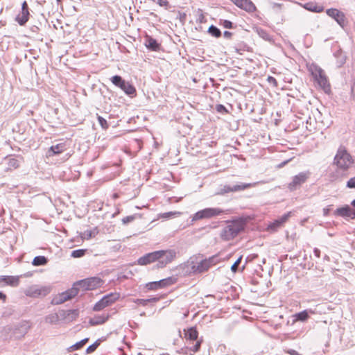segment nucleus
<instances>
[{
  "label": "nucleus",
  "instance_id": "obj_1",
  "mask_svg": "<svg viewBox=\"0 0 355 355\" xmlns=\"http://www.w3.org/2000/svg\"><path fill=\"white\" fill-rule=\"evenodd\" d=\"M31 325L27 321H22L12 327H5L1 336L3 340H18L23 338L28 331Z\"/></svg>",
  "mask_w": 355,
  "mask_h": 355
},
{
  "label": "nucleus",
  "instance_id": "obj_2",
  "mask_svg": "<svg viewBox=\"0 0 355 355\" xmlns=\"http://www.w3.org/2000/svg\"><path fill=\"white\" fill-rule=\"evenodd\" d=\"M243 230L244 223L241 220L227 221V225L222 229L220 236L223 241H230L237 236Z\"/></svg>",
  "mask_w": 355,
  "mask_h": 355
},
{
  "label": "nucleus",
  "instance_id": "obj_3",
  "mask_svg": "<svg viewBox=\"0 0 355 355\" xmlns=\"http://www.w3.org/2000/svg\"><path fill=\"white\" fill-rule=\"evenodd\" d=\"M74 284L76 287L79 288V290L88 291L101 287L103 284V281L101 278L94 277L78 281Z\"/></svg>",
  "mask_w": 355,
  "mask_h": 355
},
{
  "label": "nucleus",
  "instance_id": "obj_4",
  "mask_svg": "<svg viewBox=\"0 0 355 355\" xmlns=\"http://www.w3.org/2000/svg\"><path fill=\"white\" fill-rule=\"evenodd\" d=\"M195 263L196 272L197 274H201L207 272L212 266L215 265L217 262L216 257H211L209 259H205L198 260V257H193Z\"/></svg>",
  "mask_w": 355,
  "mask_h": 355
},
{
  "label": "nucleus",
  "instance_id": "obj_5",
  "mask_svg": "<svg viewBox=\"0 0 355 355\" xmlns=\"http://www.w3.org/2000/svg\"><path fill=\"white\" fill-rule=\"evenodd\" d=\"M161 252L159 256L157 268H163L171 263L177 257V252L175 250H158Z\"/></svg>",
  "mask_w": 355,
  "mask_h": 355
},
{
  "label": "nucleus",
  "instance_id": "obj_6",
  "mask_svg": "<svg viewBox=\"0 0 355 355\" xmlns=\"http://www.w3.org/2000/svg\"><path fill=\"white\" fill-rule=\"evenodd\" d=\"M309 171L300 172L297 175L293 177L292 181L288 184V189L291 191H294L299 189L302 184L305 183L311 176Z\"/></svg>",
  "mask_w": 355,
  "mask_h": 355
},
{
  "label": "nucleus",
  "instance_id": "obj_7",
  "mask_svg": "<svg viewBox=\"0 0 355 355\" xmlns=\"http://www.w3.org/2000/svg\"><path fill=\"white\" fill-rule=\"evenodd\" d=\"M79 292V288L76 287L73 284V287L70 289L67 290L64 292L59 294L58 296L54 297L52 300L53 304H60L65 302L67 300L72 299L76 297Z\"/></svg>",
  "mask_w": 355,
  "mask_h": 355
},
{
  "label": "nucleus",
  "instance_id": "obj_8",
  "mask_svg": "<svg viewBox=\"0 0 355 355\" xmlns=\"http://www.w3.org/2000/svg\"><path fill=\"white\" fill-rule=\"evenodd\" d=\"M223 213L220 208H205L197 211L193 216L192 220H198L204 218H210L214 216H219Z\"/></svg>",
  "mask_w": 355,
  "mask_h": 355
},
{
  "label": "nucleus",
  "instance_id": "obj_9",
  "mask_svg": "<svg viewBox=\"0 0 355 355\" xmlns=\"http://www.w3.org/2000/svg\"><path fill=\"white\" fill-rule=\"evenodd\" d=\"M178 281V278L175 276L168 277L159 281L150 282L146 284L148 290H157L175 284Z\"/></svg>",
  "mask_w": 355,
  "mask_h": 355
},
{
  "label": "nucleus",
  "instance_id": "obj_10",
  "mask_svg": "<svg viewBox=\"0 0 355 355\" xmlns=\"http://www.w3.org/2000/svg\"><path fill=\"white\" fill-rule=\"evenodd\" d=\"M313 76L315 81L318 83L322 89L325 93L329 94L331 92V85L327 76L324 74V72L321 69H319L315 71V72L313 73Z\"/></svg>",
  "mask_w": 355,
  "mask_h": 355
},
{
  "label": "nucleus",
  "instance_id": "obj_11",
  "mask_svg": "<svg viewBox=\"0 0 355 355\" xmlns=\"http://www.w3.org/2000/svg\"><path fill=\"white\" fill-rule=\"evenodd\" d=\"M193 258L191 257L186 262L178 266V269L182 276L196 275Z\"/></svg>",
  "mask_w": 355,
  "mask_h": 355
},
{
  "label": "nucleus",
  "instance_id": "obj_12",
  "mask_svg": "<svg viewBox=\"0 0 355 355\" xmlns=\"http://www.w3.org/2000/svg\"><path fill=\"white\" fill-rule=\"evenodd\" d=\"M352 157H334V165L343 172L346 171L349 166L354 163Z\"/></svg>",
  "mask_w": 355,
  "mask_h": 355
},
{
  "label": "nucleus",
  "instance_id": "obj_13",
  "mask_svg": "<svg viewBox=\"0 0 355 355\" xmlns=\"http://www.w3.org/2000/svg\"><path fill=\"white\" fill-rule=\"evenodd\" d=\"M30 12L28 3L24 1L21 4V10L16 15L15 21L20 25L24 26L29 20Z\"/></svg>",
  "mask_w": 355,
  "mask_h": 355
},
{
  "label": "nucleus",
  "instance_id": "obj_14",
  "mask_svg": "<svg viewBox=\"0 0 355 355\" xmlns=\"http://www.w3.org/2000/svg\"><path fill=\"white\" fill-rule=\"evenodd\" d=\"M291 216V211L283 214L281 217L270 223L268 226V230L272 232L277 231V230L282 227L284 224L288 220Z\"/></svg>",
  "mask_w": 355,
  "mask_h": 355
},
{
  "label": "nucleus",
  "instance_id": "obj_15",
  "mask_svg": "<svg viewBox=\"0 0 355 355\" xmlns=\"http://www.w3.org/2000/svg\"><path fill=\"white\" fill-rule=\"evenodd\" d=\"M160 253L158 250L147 253L138 259L137 263L140 266H146L155 261L158 262Z\"/></svg>",
  "mask_w": 355,
  "mask_h": 355
},
{
  "label": "nucleus",
  "instance_id": "obj_16",
  "mask_svg": "<svg viewBox=\"0 0 355 355\" xmlns=\"http://www.w3.org/2000/svg\"><path fill=\"white\" fill-rule=\"evenodd\" d=\"M315 313L316 312L312 309H305L302 311L296 313L292 315L293 324L296 322H305L309 319L311 315L315 314Z\"/></svg>",
  "mask_w": 355,
  "mask_h": 355
},
{
  "label": "nucleus",
  "instance_id": "obj_17",
  "mask_svg": "<svg viewBox=\"0 0 355 355\" xmlns=\"http://www.w3.org/2000/svg\"><path fill=\"white\" fill-rule=\"evenodd\" d=\"M334 215L336 216H340L343 218L348 217L351 219L355 218V210L352 209L349 205H345L344 207L336 209Z\"/></svg>",
  "mask_w": 355,
  "mask_h": 355
},
{
  "label": "nucleus",
  "instance_id": "obj_18",
  "mask_svg": "<svg viewBox=\"0 0 355 355\" xmlns=\"http://www.w3.org/2000/svg\"><path fill=\"white\" fill-rule=\"evenodd\" d=\"M239 8L248 12H254L257 10L255 5L250 0H230Z\"/></svg>",
  "mask_w": 355,
  "mask_h": 355
},
{
  "label": "nucleus",
  "instance_id": "obj_19",
  "mask_svg": "<svg viewBox=\"0 0 355 355\" xmlns=\"http://www.w3.org/2000/svg\"><path fill=\"white\" fill-rule=\"evenodd\" d=\"M19 161L15 158H10V157H4L0 164L2 169L5 171L15 169L19 166Z\"/></svg>",
  "mask_w": 355,
  "mask_h": 355
},
{
  "label": "nucleus",
  "instance_id": "obj_20",
  "mask_svg": "<svg viewBox=\"0 0 355 355\" xmlns=\"http://www.w3.org/2000/svg\"><path fill=\"white\" fill-rule=\"evenodd\" d=\"M252 186V184L249 183H241L240 184H236L234 186L225 185L221 189L222 193H229V192H236L240 191H243L247 189Z\"/></svg>",
  "mask_w": 355,
  "mask_h": 355
},
{
  "label": "nucleus",
  "instance_id": "obj_21",
  "mask_svg": "<svg viewBox=\"0 0 355 355\" xmlns=\"http://www.w3.org/2000/svg\"><path fill=\"white\" fill-rule=\"evenodd\" d=\"M327 12L329 16L334 18L340 26H343L345 25V17L342 12L337 9L331 8L329 9Z\"/></svg>",
  "mask_w": 355,
  "mask_h": 355
},
{
  "label": "nucleus",
  "instance_id": "obj_22",
  "mask_svg": "<svg viewBox=\"0 0 355 355\" xmlns=\"http://www.w3.org/2000/svg\"><path fill=\"white\" fill-rule=\"evenodd\" d=\"M4 282L6 285L16 287L19 284V279L17 276H0V283Z\"/></svg>",
  "mask_w": 355,
  "mask_h": 355
},
{
  "label": "nucleus",
  "instance_id": "obj_23",
  "mask_svg": "<svg viewBox=\"0 0 355 355\" xmlns=\"http://www.w3.org/2000/svg\"><path fill=\"white\" fill-rule=\"evenodd\" d=\"M109 318L108 313H102L101 315H96L89 320V323L92 326L99 325L105 323Z\"/></svg>",
  "mask_w": 355,
  "mask_h": 355
},
{
  "label": "nucleus",
  "instance_id": "obj_24",
  "mask_svg": "<svg viewBox=\"0 0 355 355\" xmlns=\"http://www.w3.org/2000/svg\"><path fill=\"white\" fill-rule=\"evenodd\" d=\"M184 335L187 340L195 341L198 340V332L195 327H192L184 330Z\"/></svg>",
  "mask_w": 355,
  "mask_h": 355
},
{
  "label": "nucleus",
  "instance_id": "obj_25",
  "mask_svg": "<svg viewBox=\"0 0 355 355\" xmlns=\"http://www.w3.org/2000/svg\"><path fill=\"white\" fill-rule=\"evenodd\" d=\"M48 293V290L46 288H31L26 292V295L31 297H38L40 295H46Z\"/></svg>",
  "mask_w": 355,
  "mask_h": 355
},
{
  "label": "nucleus",
  "instance_id": "obj_26",
  "mask_svg": "<svg viewBox=\"0 0 355 355\" xmlns=\"http://www.w3.org/2000/svg\"><path fill=\"white\" fill-rule=\"evenodd\" d=\"M103 297L105 298V300L107 301L108 306H110L120 297V293L116 292L110 293Z\"/></svg>",
  "mask_w": 355,
  "mask_h": 355
},
{
  "label": "nucleus",
  "instance_id": "obj_27",
  "mask_svg": "<svg viewBox=\"0 0 355 355\" xmlns=\"http://www.w3.org/2000/svg\"><path fill=\"white\" fill-rule=\"evenodd\" d=\"M89 340L88 338H85L80 341L75 343L74 345H72L69 347L67 348V352H71L74 350H78L80 348H82Z\"/></svg>",
  "mask_w": 355,
  "mask_h": 355
},
{
  "label": "nucleus",
  "instance_id": "obj_28",
  "mask_svg": "<svg viewBox=\"0 0 355 355\" xmlns=\"http://www.w3.org/2000/svg\"><path fill=\"white\" fill-rule=\"evenodd\" d=\"M48 259L44 256H37L33 259L32 262L35 266H44L47 263Z\"/></svg>",
  "mask_w": 355,
  "mask_h": 355
},
{
  "label": "nucleus",
  "instance_id": "obj_29",
  "mask_svg": "<svg viewBox=\"0 0 355 355\" xmlns=\"http://www.w3.org/2000/svg\"><path fill=\"white\" fill-rule=\"evenodd\" d=\"M107 306H108L107 301H106L105 298L103 297L94 304L93 310L95 311H100Z\"/></svg>",
  "mask_w": 355,
  "mask_h": 355
},
{
  "label": "nucleus",
  "instance_id": "obj_30",
  "mask_svg": "<svg viewBox=\"0 0 355 355\" xmlns=\"http://www.w3.org/2000/svg\"><path fill=\"white\" fill-rule=\"evenodd\" d=\"M79 315V311L78 309L68 310L64 313V316L71 320H76Z\"/></svg>",
  "mask_w": 355,
  "mask_h": 355
},
{
  "label": "nucleus",
  "instance_id": "obj_31",
  "mask_svg": "<svg viewBox=\"0 0 355 355\" xmlns=\"http://www.w3.org/2000/svg\"><path fill=\"white\" fill-rule=\"evenodd\" d=\"M123 91L129 96H135L137 93L135 87L128 82H127Z\"/></svg>",
  "mask_w": 355,
  "mask_h": 355
},
{
  "label": "nucleus",
  "instance_id": "obj_32",
  "mask_svg": "<svg viewBox=\"0 0 355 355\" xmlns=\"http://www.w3.org/2000/svg\"><path fill=\"white\" fill-rule=\"evenodd\" d=\"M65 149V145L64 143H60L55 146H52L51 148V151L54 154H60L64 152Z\"/></svg>",
  "mask_w": 355,
  "mask_h": 355
},
{
  "label": "nucleus",
  "instance_id": "obj_33",
  "mask_svg": "<svg viewBox=\"0 0 355 355\" xmlns=\"http://www.w3.org/2000/svg\"><path fill=\"white\" fill-rule=\"evenodd\" d=\"M101 343V340L98 339L93 344L88 346L87 348L86 349V354H92L94 352H95L98 347L100 345Z\"/></svg>",
  "mask_w": 355,
  "mask_h": 355
},
{
  "label": "nucleus",
  "instance_id": "obj_34",
  "mask_svg": "<svg viewBox=\"0 0 355 355\" xmlns=\"http://www.w3.org/2000/svg\"><path fill=\"white\" fill-rule=\"evenodd\" d=\"M86 250L85 249H78L73 250L71 252V256L73 258H80L83 257L85 254Z\"/></svg>",
  "mask_w": 355,
  "mask_h": 355
},
{
  "label": "nucleus",
  "instance_id": "obj_35",
  "mask_svg": "<svg viewBox=\"0 0 355 355\" xmlns=\"http://www.w3.org/2000/svg\"><path fill=\"white\" fill-rule=\"evenodd\" d=\"M58 320V316L56 313L50 314L45 318V321L49 324L55 323Z\"/></svg>",
  "mask_w": 355,
  "mask_h": 355
},
{
  "label": "nucleus",
  "instance_id": "obj_36",
  "mask_svg": "<svg viewBox=\"0 0 355 355\" xmlns=\"http://www.w3.org/2000/svg\"><path fill=\"white\" fill-rule=\"evenodd\" d=\"M146 46L152 49L153 50H156L159 46L157 41L153 38H148Z\"/></svg>",
  "mask_w": 355,
  "mask_h": 355
},
{
  "label": "nucleus",
  "instance_id": "obj_37",
  "mask_svg": "<svg viewBox=\"0 0 355 355\" xmlns=\"http://www.w3.org/2000/svg\"><path fill=\"white\" fill-rule=\"evenodd\" d=\"M209 33L216 37H220L221 35V32L220 31L216 28V26H211L209 28Z\"/></svg>",
  "mask_w": 355,
  "mask_h": 355
},
{
  "label": "nucleus",
  "instance_id": "obj_38",
  "mask_svg": "<svg viewBox=\"0 0 355 355\" xmlns=\"http://www.w3.org/2000/svg\"><path fill=\"white\" fill-rule=\"evenodd\" d=\"M196 341V343L194 345H193L192 347H187V349L193 353L198 352L200 350L202 343V340H197Z\"/></svg>",
  "mask_w": 355,
  "mask_h": 355
},
{
  "label": "nucleus",
  "instance_id": "obj_39",
  "mask_svg": "<svg viewBox=\"0 0 355 355\" xmlns=\"http://www.w3.org/2000/svg\"><path fill=\"white\" fill-rule=\"evenodd\" d=\"M123 79L118 75L114 76L111 78V82L116 87H119V85L121 83H123Z\"/></svg>",
  "mask_w": 355,
  "mask_h": 355
},
{
  "label": "nucleus",
  "instance_id": "obj_40",
  "mask_svg": "<svg viewBox=\"0 0 355 355\" xmlns=\"http://www.w3.org/2000/svg\"><path fill=\"white\" fill-rule=\"evenodd\" d=\"M98 121L100 124V125L102 127L103 129H107L109 128V125L106 119H105L103 117L101 116H98Z\"/></svg>",
  "mask_w": 355,
  "mask_h": 355
},
{
  "label": "nucleus",
  "instance_id": "obj_41",
  "mask_svg": "<svg viewBox=\"0 0 355 355\" xmlns=\"http://www.w3.org/2000/svg\"><path fill=\"white\" fill-rule=\"evenodd\" d=\"M241 260H242V257L241 256L240 257H239L237 259V260L233 263V265L231 267V270L233 272H236L238 271V267H239V265L241 263Z\"/></svg>",
  "mask_w": 355,
  "mask_h": 355
},
{
  "label": "nucleus",
  "instance_id": "obj_42",
  "mask_svg": "<svg viewBox=\"0 0 355 355\" xmlns=\"http://www.w3.org/2000/svg\"><path fill=\"white\" fill-rule=\"evenodd\" d=\"M155 300H156L155 298H151V299H137V302L139 304H141L143 306H146V305H147L148 302H152V301H155Z\"/></svg>",
  "mask_w": 355,
  "mask_h": 355
},
{
  "label": "nucleus",
  "instance_id": "obj_43",
  "mask_svg": "<svg viewBox=\"0 0 355 355\" xmlns=\"http://www.w3.org/2000/svg\"><path fill=\"white\" fill-rule=\"evenodd\" d=\"M215 109L218 112L220 113H227L228 112L226 107L221 104L216 105Z\"/></svg>",
  "mask_w": 355,
  "mask_h": 355
},
{
  "label": "nucleus",
  "instance_id": "obj_44",
  "mask_svg": "<svg viewBox=\"0 0 355 355\" xmlns=\"http://www.w3.org/2000/svg\"><path fill=\"white\" fill-rule=\"evenodd\" d=\"M347 154L348 153L346 147L341 146L339 147L336 155H347Z\"/></svg>",
  "mask_w": 355,
  "mask_h": 355
},
{
  "label": "nucleus",
  "instance_id": "obj_45",
  "mask_svg": "<svg viewBox=\"0 0 355 355\" xmlns=\"http://www.w3.org/2000/svg\"><path fill=\"white\" fill-rule=\"evenodd\" d=\"M135 218V216H126V217H124L123 219H122V223L123 224H128L132 221H133Z\"/></svg>",
  "mask_w": 355,
  "mask_h": 355
},
{
  "label": "nucleus",
  "instance_id": "obj_46",
  "mask_svg": "<svg viewBox=\"0 0 355 355\" xmlns=\"http://www.w3.org/2000/svg\"><path fill=\"white\" fill-rule=\"evenodd\" d=\"M220 24L225 28H232V23L229 20H221Z\"/></svg>",
  "mask_w": 355,
  "mask_h": 355
},
{
  "label": "nucleus",
  "instance_id": "obj_47",
  "mask_svg": "<svg viewBox=\"0 0 355 355\" xmlns=\"http://www.w3.org/2000/svg\"><path fill=\"white\" fill-rule=\"evenodd\" d=\"M157 3L159 6L164 7L166 9H167L169 6L168 0H157Z\"/></svg>",
  "mask_w": 355,
  "mask_h": 355
},
{
  "label": "nucleus",
  "instance_id": "obj_48",
  "mask_svg": "<svg viewBox=\"0 0 355 355\" xmlns=\"http://www.w3.org/2000/svg\"><path fill=\"white\" fill-rule=\"evenodd\" d=\"M348 188H355V176L350 178L347 182Z\"/></svg>",
  "mask_w": 355,
  "mask_h": 355
},
{
  "label": "nucleus",
  "instance_id": "obj_49",
  "mask_svg": "<svg viewBox=\"0 0 355 355\" xmlns=\"http://www.w3.org/2000/svg\"><path fill=\"white\" fill-rule=\"evenodd\" d=\"M331 206L332 205H329V206H328V207H327L323 209V216H327L329 215V212H330V211L331 209Z\"/></svg>",
  "mask_w": 355,
  "mask_h": 355
},
{
  "label": "nucleus",
  "instance_id": "obj_50",
  "mask_svg": "<svg viewBox=\"0 0 355 355\" xmlns=\"http://www.w3.org/2000/svg\"><path fill=\"white\" fill-rule=\"evenodd\" d=\"M286 352L290 355H300V354L296 350L293 349H288Z\"/></svg>",
  "mask_w": 355,
  "mask_h": 355
},
{
  "label": "nucleus",
  "instance_id": "obj_51",
  "mask_svg": "<svg viewBox=\"0 0 355 355\" xmlns=\"http://www.w3.org/2000/svg\"><path fill=\"white\" fill-rule=\"evenodd\" d=\"M313 253L316 257H318V258L320 257V250L318 248H315L313 250Z\"/></svg>",
  "mask_w": 355,
  "mask_h": 355
},
{
  "label": "nucleus",
  "instance_id": "obj_52",
  "mask_svg": "<svg viewBox=\"0 0 355 355\" xmlns=\"http://www.w3.org/2000/svg\"><path fill=\"white\" fill-rule=\"evenodd\" d=\"M291 160V159H289L286 161H284V162H282V163H280L279 164H278L277 166V168H282L283 166H284L287 163H288Z\"/></svg>",
  "mask_w": 355,
  "mask_h": 355
},
{
  "label": "nucleus",
  "instance_id": "obj_53",
  "mask_svg": "<svg viewBox=\"0 0 355 355\" xmlns=\"http://www.w3.org/2000/svg\"><path fill=\"white\" fill-rule=\"evenodd\" d=\"M0 300H2L3 302L6 300V295L2 292H0Z\"/></svg>",
  "mask_w": 355,
  "mask_h": 355
},
{
  "label": "nucleus",
  "instance_id": "obj_54",
  "mask_svg": "<svg viewBox=\"0 0 355 355\" xmlns=\"http://www.w3.org/2000/svg\"><path fill=\"white\" fill-rule=\"evenodd\" d=\"M127 82L125 80H123V83H121L118 87H119L120 89H121L122 90L123 89L124 87L125 86Z\"/></svg>",
  "mask_w": 355,
  "mask_h": 355
},
{
  "label": "nucleus",
  "instance_id": "obj_55",
  "mask_svg": "<svg viewBox=\"0 0 355 355\" xmlns=\"http://www.w3.org/2000/svg\"><path fill=\"white\" fill-rule=\"evenodd\" d=\"M85 234L87 235V239H89L92 236V232L91 231H87L85 232Z\"/></svg>",
  "mask_w": 355,
  "mask_h": 355
},
{
  "label": "nucleus",
  "instance_id": "obj_56",
  "mask_svg": "<svg viewBox=\"0 0 355 355\" xmlns=\"http://www.w3.org/2000/svg\"><path fill=\"white\" fill-rule=\"evenodd\" d=\"M268 80H269L270 82V81H271V82H275V81H276V80H275V79L274 78L270 77V76L268 78Z\"/></svg>",
  "mask_w": 355,
  "mask_h": 355
},
{
  "label": "nucleus",
  "instance_id": "obj_57",
  "mask_svg": "<svg viewBox=\"0 0 355 355\" xmlns=\"http://www.w3.org/2000/svg\"><path fill=\"white\" fill-rule=\"evenodd\" d=\"M324 260H327V261H329V257L328 255L325 254V255L324 256Z\"/></svg>",
  "mask_w": 355,
  "mask_h": 355
},
{
  "label": "nucleus",
  "instance_id": "obj_58",
  "mask_svg": "<svg viewBox=\"0 0 355 355\" xmlns=\"http://www.w3.org/2000/svg\"><path fill=\"white\" fill-rule=\"evenodd\" d=\"M351 205L355 208V199L352 201Z\"/></svg>",
  "mask_w": 355,
  "mask_h": 355
},
{
  "label": "nucleus",
  "instance_id": "obj_59",
  "mask_svg": "<svg viewBox=\"0 0 355 355\" xmlns=\"http://www.w3.org/2000/svg\"><path fill=\"white\" fill-rule=\"evenodd\" d=\"M236 158L239 160V159H242L243 160V157H239V156H236Z\"/></svg>",
  "mask_w": 355,
  "mask_h": 355
},
{
  "label": "nucleus",
  "instance_id": "obj_60",
  "mask_svg": "<svg viewBox=\"0 0 355 355\" xmlns=\"http://www.w3.org/2000/svg\"><path fill=\"white\" fill-rule=\"evenodd\" d=\"M225 35H230V33H229V32H227V31H225Z\"/></svg>",
  "mask_w": 355,
  "mask_h": 355
},
{
  "label": "nucleus",
  "instance_id": "obj_61",
  "mask_svg": "<svg viewBox=\"0 0 355 355\" xmlns=\"http://www.w3.org/2000/svg\"><path fill=\"white\" fill-rule=\"evenodd\" d=\"M62 0H57L58 2H61Z\"/></svg>",
  "mask_w": 355,
  "mask_h": 355
}]
</instances>
